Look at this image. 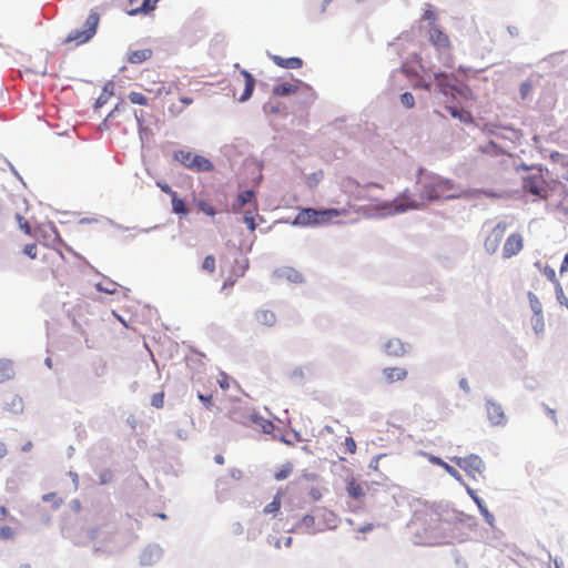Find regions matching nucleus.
Returning a JSON list of instances; mask_svg holds the SVG:
<instances>
[{
  "label": "nucleus",
  "instance_id": "48",
  "mask_svg": "<svg viewBox=\"0 0 568 568\" xmlns=\"http://www.w3.org/2000/svg\"><path fill=\"white\" fill-rule=\"evenodd\" d=\"M478 508H479L480 514L484 516L485 520H486L489 525H493V523H494V516L489 513V510L487 509V507L485 506V504H484L481 507H478Z\"/></svg>",
  "mask_w": 568,
  "mask_h": 568
},
{
  "label": "nucleus",
  "instance_id": "10",
  "mask_svg": "<svg viewBox=\"0 0 568 568\" xmlns=\"http://www.w3.org/2000/svg\"><path fill=\"white\" fill-rule=\"evenodd\" d=\"M428 38L432 44L439 52H449L452 43L446 33H444L437 26H433L428 31Z\"/></svg>",
  "mask_w": 568,
  "mask_h": 568
},
{
  "label": "nucleus",
  "instance_id": "21",
  "mask_svg": "<svg viewBox=\"0 0 568 568\" xmlns=\"http://www.w3.org/2000/svg\"><path fill=\"white\" fill-rule=\"evenodd\" d=\"M254 197L255 193L252 190H245L239 193L236 202L233 205V211L239 212L245 206V204L253 202Z\"/></svg>",
  "mask_w": 568,
  "mask_h": 568
},
{
  "label": "nucleus",
  "instance_id": "11",
  "mask_svg": "<svg viewBox=\"0 0 568 568\" xmlns=\"http://www.w3.org/2000/svg\"><path fill=\"white\" fill-rule=\"evenodd\" d=\"M507 229L506 222H499L491 231V233L487 236L485 240V248L489 254H494L499 245L500 242L505 235Z\"/></svg>",
  "mask_w": 568,
  "mask_h": 568
},
{
  "label": "nucleus",
  "instance_id": "36",
  "mask_svg": "<svg viewBox=\"0 0 568 568\" xmlns=\"http://www.w3.org/2000/svg\"><path fill=\"white\" fill-rule=\"evenodd\" d=\"M292 473V465L285 464L278 470L275 471L274 477L276 480H283Z\"/></svg>",
  "mask_w": 568,
  "mask_h": 568
},
{
  "label": "nucleus",
  "instance_id": "29",
  "mask_svg": "<svg viewBox=\"0 0 568 568\" xmlns=\"http://www.w3.org/2000/svg\"><path fill=\"white\" fill-rule=\"evenodd\" d=\"M480 151L488 155H504L505 154V152L500 148H498L497 144L493 141H489L485 145H481Z\"/></svg>",
  "mask_w": 568,
  "mask_h": 568
},
{
  "label": "nucleus",
  "instance_id": "46",
  "mask_svg": "<svg viewBox=\"0 0 568 568\" xmlns=\"http://www.w3.org/2000/svg\"><path fill=\"white\" fill-rule=\"evenodd\" d=\"M344 446L349 454H355L357 445L353 437H346L344 442Z\"/></svg>",
  "mask_w": 568,
  "mask_h": 568
},
{
  "label": "nucleus",
  "instance_id": "19",
  "mask_svg": "<svg viewBox=\"0 0 568 568\" xmlns=\"http://www.w3.org/2000/svg\"><path fill=\"white\" fill-rule=\"evenodd\" d=\"M241 74L244 77L245 79V88H244V92L243 94L240 97V101L241 102H245L247 101L252 94H253V91H254V87H255V79L254 77L246 70H242L241 71Z\"/></svg>",
  "mask_w": 568,
  "mask_h": 568
},
{
  "label": "nucleus",
  "instance_id": "13",
  "mask_svg": "<svg viewBox=\"0 0 568 568\" xmlns=\"http://www.w3.org/2000/svg\"><path fill=\"white\" fill-rule=\"evenodd\" d=\"M486 412L491 424L500 425L505 422V414L503 407L499 404L488 402L486 404Z\"/></svg>",
  "mask_w": 568,
  "mask_h": 568
},
{
  "label": "nucleus",
  "instance_id": "9",
  "mask_svg": "<svg viewBox=\"0 0 568 568\" xmlns=\"http://www.w3.org/2000/svg\"><path fill=\"white\" fill-rule=\"evenodd\" d=\"M434 79L436 82V88L439 93H442L443 95H446V97L455 95V92H457V87H456L457 78L455 74L439 72V73L434 74Z\"/></svg>",
  "mask_w": 568,
  "mask_h": 568
},
{
  "label": "nucleus",
  "instance_id": "17",
  "mask_svg": "<svg viewBox=\"0 0 568 568\" xmlns=\"http://www.w3.org/2000/svg\"><path fill=\"white\" fill-rule=\"evenodd\" d=\"M152 54L153 52L149 48L132 50L128 54V61L132 64H140L151 59Z\"/></svg>",
  "mask_w": 568,
  "mask_h": 568
},
{
  "label": "nucleus",
  "instance_id": "44",
  "mask_svg": "<svg viewBox=\"0 0 568 568\" xmlns=\"http://www.w3.org/2000/svg\"><path fill=\"white\" fill-rule=\"evenodd\" d=\"M531 89H532V85H531L530 81L523 82L520 85V89H519L521 99H526L529 95V93L531 92Z\"/></svg>",
  "mask_w": 568,
  "mask_h": 568
},
{
  "label": "nucleus",
  "instance_id": "38",
  "mask_svg": "<svg viewBox=\"0 0 568 568\" xmlns=\"http://www.w3.org/2000/svg\"><path fill=\"white\" fill-rule=\"evenodd\" d=\"M531 322H532V327L536 331V333H540L544 331L545 323H544V318L539 311L536 312V315L531 318Z\"/></svg>",
  "mask_w": 568,
  "mask_h": 568
},
{
  "label": "nucleus",
  "instance_id": "15",
  "mask_svg": "<svg viewBox=\"0 0 568 568\" xmlns=\"http://www.w3.org/2000/svg\"><path fill=\"white\" fill-rule=\"evenodd\" d=\"M408 346L398 338H392L385 344V351L389 356L400 357L407 352Z\"/></svg>",
  "mask_w": 568,
  "mask_h": 568
},
{
  "label": "nucleus",
  "instance_id": "47",
  "mask_svg": "<svg viewBox=\"0 0 568 568\" xmlns=\"http://www.w3.org/2000/svg\"><path fill=\"white\" fill-rule=\"evenodd\" d=\"M386 455L385 454H379L375 457L372 458L371 463H369V468L374 471H379V460L385 457Z\"/></svg>",
  "mask_w": 568,
  "mask_h": 568
},
{
  "label": "nucleus",
  "instance_id": "34",
  "mask_svg": "<svg viewBox=\"0 0 568 568\" xmlns=\"http://www.w3.org/2000/svg\"><path fill=\"white\" fill-rule=\"evenodd\" d=\"M129 100L131 103L133 104H139V105H146L148 104V99L146 97L141 93V92H130L129 95H128Z\"/></svg>",
  "mask_w": 568,
  "mask_h": 568
},
{
  "label": "nucleus",
  "instance_id": "55",
  "mask_svg": "<svg viewBox=\"0 0 568 568\" xmlns=\"http://www.w3.org/2000/svg\"><path fill=\"white\" fill-rule=\"evenodd\" d=\"M173 91H172V88L171 87H161L158 89V94L161 95V94H171Z\"/></svg>",
  "mask_w": 568,
  "mask_h": 568
},
{
  "label": "nucleus",
  "instance_id": "53",
  "mask_svg": "<svg viewBox=\"0 0 568 568\" xmlns=\"http://www.w3.org/2000/svg\"><path fill=\"white\" fill-rule=\"evenodd\" d=\"M287 277L294 282H301L302 281V274L297 271L292 270L291 274L287 275Z\"/></svg>",
  "mask_w": 568,
  "mask_h": 568
},
{
  "label": "nucleus",
  "instance_id": "41",
  "mask_svg": "<svg viewBox=\"0 0 568 568\" xmlns=\"http://www.w3.org/2000/svg\"><path fill=\"white\" fill-rule=\"evenodd\" d=\"M14 536V530L10 526L0 527V539L8 540L12 539Z\"/></svg>",
  "mask_w": 568,
  "mask_h": 568
},
{
  "label": "nucleus",
  "instance_id": "5",
  "mask_svg": "<svg viewBox=\"0 0 568 568\" xmlns=\"http://www.w3.org/2000/svg\"><path fill=\"white\" fill-rule=\"evenodd\" d=\"M174 159L186 169L195 172H207L213 170L212 162L203 155L190 151L179 150L174 153Z\"/></svg>",
  "mask_w": 568,
  "mask_h": 568
},
{
  "label": "nucleus",
  "instance_id": "24",
  "mask_svg": "<svg viewBox=\"0 0 568 568\" xmlns=\"http://www.w3.org/2000/svg\"><path fill=\"white\" fill-rule=\"evenodd\" d=\"M315 518L311 515H305L297 524L296 529L303 532L311 534L314 530Z\"/></svg>",
  "mask_w": 568,
  "mask_h": 568
},
{
  "label": "nucleus",
  "instance_id": "16",
  "mask_svg": "<svg viewBox=\"0 0 568 568\" xmlns=\"http://www.w3.org/2000/svg\"><path fill=\"white\" fill-rule=\"evenodd\" d=\"M383 375L387 383H395L406 379L408 373L404 367H386L383 369Z\"/></svg>",
  "mask_w": 568,
  "mask_h": 568
},
{
  "label": "nucleus",
  "instance_id": "3",
  "mask_svg": "<svg viewBox=\"0 0 568 568\" xmlns=\"http://www.w3.org/2000/svg\"><path fill=\"white\" fill-rule=\"evenodd\" d=\"M347 211L345 209H325V210H315V209H302L294 221V224H300L303 226L307 225H317L329 222L334 217H338L342 215H346Z\"/></svg>",
  "mask_w": 568,
  "mask_h": 568
},
{
  "label": "nucleus",
  "instance_id": "43",
  "mask_svg": "<svg viewBox=\"0 0 568 568\" xmlns=\"http://www.w3.org/2000/svg\"><path fill=\"white\" fill-rule=\"evenodd\" d=\"M322 178H323L322 171L311 174L307 179L308 186H311V187L316 186L317 183L322 180Z\"/></svg>",
  "mask_w": 568,
  "mask_h": 568
},
{
  "label": "nucleus",
  "instance_id": "64",
  "mask_svg": "<svg viewBox=\"0 0 568 568\" xmlns=\"http://www.w3.org/2000/svg\"><path fill=\"white\" fill-rule=\"evenodd\" d=\"M19 568H32L30 564H22Z\"/></svg>",
  "mask_w": 568,
  "mask_h": 568
},
{
  "label": "nucleus",
  "instance_id": "42",
  "mask_svg": "<svg viewBox=\"0 0 568 568\" xmlns=\"http://www.w3.org/2000/svg\"><path fill=\"white\" fill-rule=\"evenodd\" d=\"M23 253L29 256L30 258H36L38 254V246L34 243L27 244L23 247Z\"/></svg>",
  "mask_w": 568,
  "mask_h": 568
},
{
  "label": "nucleus",
  "instance_id": "4",
  "mask_svg": "<svg viewBox=\"0 0 568 568\" xmlns=\"http://www.w3.org/2000/svg\"><path fill=\"white\" fill-rule=\"evenodd\" d=\"M425 204L423 200L418 197V200L414 199L412 194L405 190L398 196H396L392 202H385L378 210L384 211L385 214H398L409 210H419L424 207Z\"/></svg>",
  "mask_w": 568,
  "mask_h": 568
},
{
  "label": "nucleus",
  "instance_id": "1",
  "mask_svg": "<svg viewBox=\"0 0 568 568\" xmlns=\"http://www.w3.org/2000/svg\"><path fill=\"white\" fill-rule=\"evenodd\" d=\"M419 199L426 205L428 202L459 197L460 187L452 180L436 174H427L419 180Z\"/></svg>",
  "mask_w": 568,
  "mask_h": 568
},
{
  "label": "nucleus",
  "instance_id": "58",
  "mask_svg": "<svg viewBox=\"0 0 568 568\" xmlns=\"http://www.w3.org/2000/svg\"><path fill=\"white\" fill-rule=\"evenodd\" d=\"M9 516V510L6 506H0V520L6 519Z\"/></svg>",
  "mask_w": 568,
  "mask_h": 568
},
{
  "label": "nucleus",
  "instance_id": "26",
  "mask_svg": "<svg viewBox=\"0 0 568 568\" xmlns=\"http://www.w3.org/2000/svg\"><path fill=\"white\" fill-rule=\"evenodd\" d=\"M192 103H193L192 98H189V97L181 98L179 103H172L169 106V112L173 115H179L184 111L185 106H187Z\"/></svg>",
  "mask_w": 568,
  "mask_h": 568
},
{
  "label": "nucleus",
  "instance_id": "60",
  "mask_svg": "<svg viewBox=\"0 0 568 568\" xmlns=\"http://www.w3.org/2000/svg\"><path fill=\"white\" fill-rule=\"evenodd\" d=\"M6 455H7V447L2 442H0V459L3 458Z\"/></svg>",
  "mask_w": 568,
  "mask_h": 568
},
{
  "label": "nucleus",
  "instance_id": "18",
  "mask_svg": "<svg viewBox=\"0 0 568 568\" xmlns=\"http://www.w3.org/2000/svg\"><path fill=\"white\" fill-rule=\"evenodd\" d=\"M298 83H300V81H296V83L283 82V83L276 84L273 88V94L276 97H286V95L294 94L298 91Z\"/></svg>",
  "mask_w": 568,
  "mask_h": 568
},
{
  "label": "nucleus",
  "instance_id": "35",
  "mask_svg": "<svg viewBox=\"0 0 568 568\" xmlns=\"http://www.w3.org/2000/svg\"><path fill=\"white\" fill-rule=\"evenodd\" d=\"M196 205L201 212H203L204 214H206L209 216H214L216 214L215 209L209 202H206L204 200L197 201Z\"/></svg>",
  "mask_w": 568,
  "mask_h": 568
},
{
  "label": "nucleus",
  "instance_id": "61",
  "mask_svg": "<svg viewBox=\"0 0 568 568\" xmlns=\"http://www.w3.org/2000/svg\"><path fill=\"white\" fill-rule=\"evenodd\" d=\"M214 460L219 465H223L224 464V457L222 455H220V454L215 455Z\"/></svg>",
  "mask_w": 568,
  "mask_h": 568
},
{
  "label": "nucleus",
  "instance_id": "54",
  "mask_svg": "<svg viewBox=\"0 0 568 568\" xmlns=\"http://www.w3.org/2000/svg\"><path fill=\"white\" fill-rule=\"evenodd\" d=\"M197 397L206 407L211 406V404H212V396H204L202 394H199Z\"/></svg>",
  "mask_w": 568,
  "mask_h": 568
},
{
  "label": "nucleus",
  "instance_id": "37",
  "mask_svg": "<svg viewBox=\"0 0 568 568\" xmlns=\"http://www.w3.org/2000/svg\"><path fill=\"white\" fill-rule=\"evenodd\" d=\"M215 268H216V264H215L214 256L207 255L202 263V270H204L209 273H213V272H215Z\"/></svg>",
  "mask_w": 568,
  "mask_h": 568
},
{
  "label": "nucleus",
  "instance_id": "50",
  "mask_svg": "<svg viewBox=\"0 0 568 568\" xmlns=\"http://www.w3.org/2000/svg\"><path fill=\"white\" fill-rule=\"evenodd\" d=\"M424 19L427 20L430 26H435V21H436V13L435 11L430 10V9H427L425 12H424Z\"/></svg>",
  "mask_w": 568,
  "mask_h": 568
},
{
  "label": "nucleus",
  "instance_id": "7",
  "mask_svg": "<svg viewBox=\"0 0 568 568\" xmlns=\"http://www.w3.org/2000/svg\"><path fill=\"white\" fill-rule=\"evenodd\" d=\"M413 520L425 529H434L440 523V514L434 506L424 505L414 513Z\"/></svg>",
  "mask_w": 568,
  "mask_h": 568
},
{
  "label": "nucleus",
  "instance_id": "12",
  "mask_svg": "<svg viewBox=\"0 0 568 568\" xmlns=\"http://www.w3.org/2000/svg\"><path fill=\"white\" fill-rule=\"evenodd\" d=\"M524 247V237L519 233L509 235L503 247V256L510 258L517 255Z\"/></svg>",
  "mask_w": 568,
  "mask_h": 568
},
{
  "label": "nucleus",
  "instance_id": "2",
  "mask_svg": "<svg viewBox=\"0 0 568 568\" xmlns=\"http://www.w3.org/2000/svg\"><path fill=\"white\" fill-rule=\"evenodd\" d=\"M547 171H544L540 166H532L528 170V173L523 179V189L541 199H547L550 191L551 184L547 179Z\"/></svg>",
  "mask_w": 568,
  "mask_h": 568
},
{
  "label": "nucleus",
  "instance_id": "49",
  "mask_svg": "<svg viewBox=\"0 0 568 568\" xmlns=\"http://www.w3.org/2000/svg\"><path fill=\"white\" fill-rule=\"evenodd\" d=\"M158 186L163 191L164 193L169 194L171 197L176 194L175 191L172 190V187L165 183V182H158Z\"/></svg>",
  "mask_w": 568,
  "mask_h": 568
},
{
  "label": "nucleus",
  "instance_id": "30",
  "mask_svg": "<svg viewBox=\"0 0 568 568\" xmlns=\"http://www.w3.org/2000/svg\"><path fill=\"white\" fill-rule=\"evenodd\" d=\"M251 422L254 423V424H257L262 427L263 432L266 433V434H270L273 432L274 429V425L272 422L270 420H265L261 417H257L256 415H252L250 417Z\"/></svg>",
  "mask_w": 568,
  "mask_h": 568
},
{
  "label": "nucleus",
  "instance_id": "31",
  "mask_svg": "<svg viewBox=\"0 0 568 568\" xmlns=\"http://www.w3.org/2000/svg\"><path fill=\"white\" fill-rule=\"evenodd\" d=\"M251 422L254 423V424H257L262 427L263 432L266 433V434H270L273 432L274 429V425L272 422L270 420H265L261 417H257L256 415H252L250 417Z\"/></svg>",
  "mask_w": 568,
  "mask_h": 568
},
{
  "label": "nucleus",
  "instance_id": "25",
  "mask_svg": "<svg viewBox=\"0 0 568 568\" xmlns=\"http://www.w3.org/2000/svg\"><path fill=\"white\" fill-rule=\"evenodd\" d=\"M447 111L450 113L453 118L458 119L464 123L473 122L471 113L466 110H459L456 106H447Z\"/></svg>",
  "mask_w": 568,
  "mask_h": 568
},
{
  "label": "nucleus",
  "instance_id": "62",
  "mask_svg": "<svg viewBox=\"0 0 568 568\" xmlns=\"http://www.w3.org/2000/svg\"><path fill=\"white\" fill-rule=\"evenodd\" d=\"M32 447V443L31 442H28L23 447H22V450L27 452L29 449H31Z\"/></svg>",
  "mask_w": 568,
  "mask_h": 568
},
{
  "label": "nucleus",
  "instance_id": "63",
  "mask_svg": "<svg viewBox=\"0 0 568 568\" xmlns=\"http://www.w3.org/2000/svg\"><path fill=\"white\" fill-rule=\"evenodd\" d=\"M432 462H433V463H435V464H437V465H439V466H440V463H445L444 460H442V459H440V458H438V457H434V458L432 459Z\"/></svg>",
  "mask_w": 568,
  "mask_h": 568
},
{
  "label": "nucleus",
  "instance_id": "23",
  "mask_svg": "<svg viewBox=\"0 0 568 568\" xmlns=\"http://www.w3.org/2000/svg\"><path fill=\"white\" fill-rule=\"evenodd\" d=\"M14 376L13 365L10 361H0V383H4Z\"/></svg>",
  "mask_w": 568,
  "mask_h": 568
},
{
  "label": "nucleus",
  "instance_id": "8",
  "mask_svg": "<svg viewBox=\"0 0 568 568\" xmlns=\"http://www.w3.org/2000/svg\"><path fill=\"white\" fill-rule=\"evenodd\" d=\"M452 460L470 477L477 478L478 476H483L485 464L479 456L469 455L467 457H454Z\"/></svg>",
  "mask_w": 568,
  "mask_h": 568
},
{
  "label": "nucleus",
  "instance_id": "40",
  "mask_svg": "<svg viewBox=\"0 0 568 568\" xmlns=\"http://www.w3.org/2000/svg\"><path fill=\"white\" fill-rule=\"evenodd\" d=\"M151 405L155 408H162L164 406V393H155L151 397Z\"/></svg>",
  "mask_w": 568,
  "mask_h": 568
},
{
  "label": "nucleus",
  "instance_id": "28",
  "mask_svg": "<svg viewBox=\"0 0 568 568\" xmlns=\"http://www.w3.org/2000/svg\"><path fill=\"white\" fill-rule=\"evenodd\" d=\"M256 211H257V204H256V202H254L253 210L245 211L244 217H243L244 223L247 225V227L252 232L256 229V223H255V219H254V213Z\"/></svg>",
  "mask_w": 568,
  "mask_h": 568
},
{
  "label": "nucleus",
  "instance_id": "59",
  "mask_svg": "<svg viewBox=\"0 0 568 568\" xmlns=\"http://www.w3.org/2000/svg\"><path fill=\"white\" fill-rule=\"evenodd\" d=\"M55 498V494L54 493H49V494H45L43 495L42 499L43 501H51Z\"/></svg>",
  "mask_w": 568,
  "mask_h": 568
},
{
  "label": "nucleus",
  "instance_id": "33",
  "mask_svg": "<svg viewBox=\"0 0 568 568\" xmlns=\"http://www.w3.org/2000/svg\"><path fill=\"white\" fill-rule=\"evenodd\" d=\"M281 508V495L277 494L274 499L264 507V514H276Z\"/></svg>",
  "mask_w": 568,
  "mask_h": 568
},
{
  "label": "nucleus",
  "instance_id": "51",
  "mask_svg": "<svg viewBox=\"0 0 568 568\" xmlns=\"http://www.w3.org/2000/svg\"><path fill=\"white\" fill-rule=\"evenodd\" d=\"M440 466L450 475L453 476L454 478L456 479H459V474L458 471L452 467L450 465H448L447 463H440Z\"/></svg>",
  "mask_w": 568,
  "mask_h": 568
},
{
  "label": "nucleus",
  "instance_id": "14",
  "mask_svg": "<svg viewBox=\"0 0 568 568\" xmlns=\"http://www.w3.org/2000/svg\"><path fill=\"white\" fill-rule=\"evenodd\" d=\"M270 58L277 67L283 69H300L303 65V60L297 57L282 58L277 54H271Z\"/></svg>",
  "mask_w": 568,
  "mask_h": 568
},
{
  "label": "nucleus",
  "instance_id": "39",
  "mask_svg": "<svg viewBox=\"0 0 568 568\" xmlns=\"http://www.w3.org/2000/svg\"><path fill=\"white\" fill-rule=\"evenodd\" d=\"M400 102L405 108L412 109L415 105V98L412 93L405 92L400 95Z\"/></svg>",
  "mask_w": 568,
  "mask_h": 568
},
{
  "label": "nucleus",
  "instance_id": "22",
  "mask_svg": "<svg viewBox=\"0 0 568 568\" xmlns=\"http://www.w3.org/2000/svg\"><path fill=\"white\" fill-rule=\"evenodd\" d=\"M256 321L264 326H273L276 322V316L272 311L262 310L256 313Z\"/></svg>",
  "mask_w": 568,
  "mask_h": 568
},
{
  "label": "nucleus",
  "instance_id": "45",
  "mask_svg": "<svg viewBox=\"0 0 568 568\" xmlns=\"http://www.w3.org/2000/svg\"><path fill=\"white\" fill-rule=\"evenodd\" d=\"M17 221H18V223H19L20 229H21L26 234H30V233H31L30 224H29V222H28L23 216H21L20 214H18V215H17Z\"/></svg>",
  "mask_w": 568,
  "mask_h": 568
},
{
  "label": "nucleus",
  "instance_id": "52",
  "mask_svg": "<svg viewBox=\"0 0 568 568\" xmlns=\"http://www.w3.org/2000/svg\"><path fill=\"white\" fill-rule=\"evenodd\" d=\"M467 491L478 507H481L484 505V501L475 494L473 489L468 488Z\"/></svg>",
  "mask_w": 568,
  "mask_h": 568
},
{
  "label": "nucleus",
  "instance_id": "57",
  "mask_svg": "<svg viewBox=\"0 0 568 568\" xmlns=\"http://www.w3.org/2000/svg\"><path fill=\"white\" fill-rule=\"evenodd\" d=\"M568 271V253L565 255L564 261L560 266V273Z\"/></svg>",
  "mask_w": 568,
  "mask_h": 568
},
{
  "label": "nucleus",
  "instance_id": "32",
  "mask_svg": "<svg viewBox=\"0 0 568 568\" xmlns=\"http://www.w3.org/2000/svg\"><path fill=\"white\" fill-rule=\"evenodd\" d=\"M156 1L158 0H153V3H151V0H143L142 4L138 8L131 9L129 11V14L133 16V14H138L141 12L148 13L149 11L154 9Z\"/></svg>",
  "mask_w": 568,
  "mask_h": 568
},
{
  "label": "nucleus",
  "instance_id": "20",
  "mask_svg": "<svg viewBox=\"0 0 568 568\" xmlns=\"http://www.w3.org/2000/svg\"><path fill=\"white\" fill-rule=\"evenodd\" d=\"M346 490L348 496L355 500H359L365 496L364 487L355 478H351L347 481Z\"/></svg>",
  "mask_w": 568,
  "mask_h": 568
},
{
  "label": "nucleus",
  "instance_id": "56",
  "mask_svg": "<svg viewBox=\"0 0 568 568\" xmlns=\"http://www.w3.org/2000/svg\"><path fill=\"white\" fill-rule=\"evenodd\" d=\"M414 88L416 89H424L426 91H429L430 90V83H427V82H418L414 85Z\"/></svg>",
  "mask_w": 568,
  "mask_h": 568
},
{
  "label": "nucleus",
  "instance_id": "27",
  "mask_svg": "<svg viewBox=\"0 0 568 568\" xmlns=\"http://www.w3.org/2000/svg\"><path fill=\"white\" fill-rule=\"evenodd\" d=\"M171 202H172V210L174 213L182 214V215L187 214L189 211L186 209V205H185L184 201L178 196V194H175L171 197Z\"/></svg>",
  "mask_w": 568,
  "mask_h": 568
},
{
  "label": "nucleus",
  "instance_id": "6",
  "mask_svg": "<svg viewBox=\"0 0 568 568\" xmlns=\"http://www.w3.org/2000/svg\"><path fill=\"white\" fill-rule=\"evenodd\" d=\"M100 22V16L98 12H91L85 20L83 30H73L71 31L65 42H75L77 44H82L89 41L97 32V28Z\"/></svg>",
  "mask_w": 568,
  "mask_h": 568
}]
</instances>
